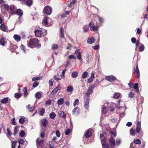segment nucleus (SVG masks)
<instances>
[{"label":"nucleus","mask_w":148,"mask_h":148,"mask_svg":"<svg viewBox=\"0 0 148 148\" xmlns=\"http://www.w3.org/2000/svg\"><path fill=\"white\" fill-rule=\"evenodd\" d=\"M58 114L59 116L65 119L66 118V115L63 111H60L58 112Z\"/></svg>","instance_id":"obj_22"},{"label":"nucleus","mask_w":148,"mask_h":148,"mask_svg":"<svg viewBox=\"0 0 148 148\" xmlns=\"http://www.w3.org/2000/svg\"><path fill=\"white\" fill-rule=\"evenodd\" d=\"M18 129V127H15L14 130V134H17Z\"/></svg>","instance_id":"obj_55"},{"label":"nucleus","mask_w":148,"mask_h":148,"mask_svg":"<svg viewBox=\"0 0 148 148\" xmlns=\"http://www.w3.org/2000/svg\"><path fill=\"white\" fill-rule=\"evenodd\" d=\"M10 48L11 51L13 52L16 50L17 48V47L15 45H11Z\"/></svg>","instance_id":"obj_24"},{"label":"nucleus","mask_w":148,"mask_h":148,"mask_svg":"<svg viewBox=\"0 0 148 148\" xmlns=\"http://www.w3.org/2000/svg\"><path fill=\"white\" fill-rule=\"evenodd\" d=\"M40 137L38 138L36 140V144L38 148H41L43 145V138L45 136V133L44 132H41L40 135Z\"/></svg>","instance_id":"obj_2"},{"label":"nucleus","mask_w":148,"mask_h":148,"mask_svg":"<svg viewBox=\"0 0 148 148\" xmlns=\"http://www.w3.org/2000/svg\"><path fill=\"white\" fill-rule=\"evenodd\" d=\"M141 124L140 121L138 122L136 124V132L138 133L141 130Z\"/></svg>","instance_id":"obj_20"},{"label":"nucleus","mask_w":148,"mask_h":148,"mask_svg":"<svg viewBox=\"0 0 148 148\" xmlns=\"http://www.w3.org/2000/svg\"><path fill=\"white\" fill-rule=\"evenodd\" d=\"M134 142L135 143L138 144H140L141 143L140 140L137 138L135 139L134 140Z\"/></svg>","instance_id":"obj_52"},{"label":"nucleus","mask_w":148,"mask_h":148,"mask_svg":"<svg viewBox=\"0 0 148 148\" xmlns=\"http://www.w3.org/2000/svg\"><path fill=\"white\" fill-rule=\"evenodd\" d=\"M51 47L52 49L53 50H55L58 48V46L57 44H53L52 45Z\"/></svg>","instance_id":"obj_43"},{"label":"nucleus","mask_w":148,"mask_h":148,"mask_svg":"<svg viewBox=\"0 0 148 148\" xmlns=\"http://www.w3.org/2000/svg\"><path fill=\"white\" fill-rule=\"evenodd\" d=\"M83 29L84 32H86L88 31L89 30L88 27L87 25H84L83 27Z\"/></svg>","instance_id":"obj_41"},{"label":"nucleus","mask_w":148,"mask_h":148,"mask_svg":"<svg viewBox=\"0 0 148 148\" xmlns=\"http://www.w3.org/2000/svg\"><path fill=\"white\" fill-rule=\"evenodd\" d=\"M142 30L140 28H138L137 29L136 34H141Z\"/></svg>","instance_id":"obj_61"},{"label":"nucleus","mask_w":148,"mask_h":148,"mask_svg":"<svg viewBox=\"0 0 148 148\" xmlns=\"http://www.w3.org/2000/svg\"><path fill=\"white\" fill-rule=\"evenodd\" d=\"M120 95L119 93H115L113 95V97L115 99H118L120 97Z\"/></svg>","instance_id":"obj_33"},{"label":"nucleus","mask_w":148,"mask_h":148,"mask_svg":"<svg viewBox=\"0 0 148 148\" xmlns=\"http://www.w3.org/2000/svg\"><path fill=\"white\" fill-rule=\"evenodd\" d=\"M56 135L59 138L60 137L61 135L60 132L58 130H57L55 132Z\"/></svg>","instance_id":"obj_51"},{"label":"nucleus","mask_w":148,"mask_h":148,"mask_svg":"<svg viewBox=\"0 0 148 148\" xmlns=\"http://www.w3.org/2000/svg\"><path fill=\"white\" fill-rule=\"evenodd\" d=\"M38 42V40L36 39H34L27 42V45L28 47H30L31 46L34 45Z\"/></svg>","instance_id":"obj_7"},{"label":"nucleus","mask_w":148,"mask_h":148,"mask_svg":"<svg viewBox=\"0 0 148 148\" xmlns=\"http://www.w3.org/2000/svg\"><path fill=\"white\" fill-rule=\"evenodd\" d=\"M45 110L44 108H40L38 110V113L40 115L42 116L45 112Z\"/></svg>","instance_id":"obj_29"},{"label":"nucleus","mask_w":148,"mask_h":148,"mask_svg":"<svg viewBox=\"0 0 148 148\" xmlns=\"http://www.w3.org/2000/svg\"><path fill=\"white\" fill-rule=\"evenodd\" d=\"M23 91L24 93L25 96H26L27 95V88L26 87H24L23 88Z\"/></svg>","instance_id":"obj_56"},{"label":"nucleus","mask_w":148,"mask_h":148,"mask_svg":"<svg viewBox=\"0 0 148 148\" xmlns=\"http://www.w3.org/2000/svg\"><path fill=\"white\" fill-rule=\"evenodd\" d=\"M16 6L14 5H11L10 7V13L12 14H14L16 12Z\"/></svg>","instance_id":"obj_15"},{"label":"nucleus","mask_w":148,"mask_h":148,"mask_svg":"<svg viewBox=\"0 0 148 148\" xmlns=\"http://www.w3.org/2000/svg\"><path fill=\"white\" fill-rule=\"evenodd\" d=\"M52 12V9L49 6H47L45 7L43 10L44 13H45L47 15L50 14Z\"/></svg>","instance_id":"obj_12"},{"label":"nucleus","mask_w":148,"mask_h":148,"mask_svg":"<svg viewBox=\"0 0 148 148\" xmlns=\"http://www.w3.org/2000/svg\"><path fill=\"white\" fill-rule=\"evenodd\" d=\"M80 112V110L78 107L75 108L72 111V114L74 115L77 116L79 115Z\"/></svg>","instance_id":"obj_11"},{"label":"nucleus","mask_w":148,"mask_h":148,"mask_svg":"<svg viewBox=\"0 0 148 148\" xmlns=\"http://www.w3.org/2000/svg\"><path fill=\"white\" fill-rule=\"evenodd\" d=\"M58 91L54 88L53 90L50 93V96H51L53 97L54 96L56 95Z\"/></svg>","instance_id":"obj_34"},{"label":"nucleus","mask_w":148,"mask_h":148,"mask_svg":"<svg viewBox=\"0 0 148 148\" xmlns=\"http://www.w3.org/2000/svg\"><path fill=\"white\" fill-rule=\"evenodd\" d=\"M53 81L54 80L52 79H51L49 80V83L50 86H52L53 85Z\"/></svg>","instance_id":"obj_60"},{"label":"nucleus","mask_w":148,"mask_h":148,"mask_svg":"<svg viewBox=\"0 0 148 148\" xmlns=\"http://www.w3.org/2000/svg\"><path fill=\"white\" fill-rule=\"evenodd\" d=\"M100 137L101 144H103V143H105L107 140L106 133H103L102 134H100Z\"/></svg>","instance_id":"obj_6"},{"label":"nucleus","mask_w":148,"mask_h":148,"mask_svg":"<svg viewBox=\"0 0 148 148\" xmlns=\"http://www.w3.org/2000/svg\"><path fill=\"white\" fill-rule=\"evenodd\" d=\"M112 121L114 123H118L119 122V120L117 118H116L113 119L112 120Z\"/></svg>","instance_id":"obj_45"},{"label":"nucleus","mask_w":148,"mask_h":148,"mask_svg":"<svg viewBox=\"0 0 148 148\" xmlns=\"http://www.w3.org/2000/svg\"><path fill=\"white\" fill-rule=\"evenodd\" d=\"M69 13L70 11H65L61 15V16L62 18H64L66 17L67 15H69Z\"/></svg>","instance_id":"obj_23"},{"label":"nucleus","mask_w":148,"mask_h":148,"mask_svg":"<svg viewBox=\"0 0 148 148\" xmlns=\"http://www.w3.org/2000/svg\"><path fill=\"white\" fill-rule=\"evenodd\" d=\"M61 88V86L60 84H58V85L55 88V89L58 91L59 90H60V89Z\"/></svg>","instance_id":"obj_63"},{"label":"nucleus","mask_w":148,"mask_h":148,"mask_svg":"<svg viewBox=\"0 0 148 148\" xmlns=\"http://www.w3.org/2000/svg\"><path fill=\"white\" fill-rule=\"evenodd\" d=\"M79 100L77 99H75L74 102L73 103V105L74 107H75L76 105H78L79 104Z\"/></svg>","instance_id":"obj_48"},{"label":"nucleus","mask_w":148,"mask_h":148,"mask_svg":"<svg viewBox=\"0 0 148 148\" xmlns=\"http://www.w3.org/2000/svg\"><path fill=\"white\" fill-rule=\"evenodd\" d=\"M56 116V114L54 112H51L49 114L50 118L51 119H54Z\"/></svg>","instance_id":"obj_36"},{"label":"nucleus","mask_w":148,"mask_h":148,"mask_svg":"<svg viewBox=\"0 0 148 148\" xmlns=\"http://www.w3.org/2000/svg\"><path fill=\"white\" fill-rule=\"evenodd\" d=\"M9 99L10 100V99L8 97L4 98L3 99L1 100V102L3 104L6 103L8 102Z\"/></svg>","instance_id":"obj_30"},{"label":"nucleus","mask_w":148,"mask_h":148,"mask_svg":"<svg viewBox=\"0 0 148 148\" xmlns=\"http://www.w3.org/2000/svg\"><path fill=\"white\" fill-rule=\"evenodd\" d=\"M41 122L43 126H46L47 124V122L46 119H42L41 120Z\"/></svg>","instance_id":"obj_37"},{"label":"nucleus","mask_w":148,"mask_h":148,"mask_svg":"<svg viewBox=\"0 0 148 148\" xmlns=\"http://www.w3.org/2000/svg\"><path fill=\"white\" fill-rule=\"evenodd\" d=\"M138 47V49L140 52H142L144 50L145 47L143 45L141 44Z\"/></svg>","instance_id":"obj_39"},{"label":"nucleus","mask_w":148,"mask_h":148,"mask_svg":"<svg viewBox=\"0 0 148 148\" xmlns=\"http://www.w3.org/2000/svg\"><path fill=\"white\" fill-rule=\"evenodd\" d=\"M64 31L62 28L60 29V37L62 38H64Z\"/></svg>","instance_id":"obj_32"},{"label":"nucleus","mask_w":148,"mask_h":148,"mask_svg":"<svg viewBox=\"0 0 148 148\" xmlns=\"http://www.w3.org/2000/svg\"><path fill=\"white\" fill-rule=\"evenodd\" d=\"M109 142L110 145L112 147H114L115 145V142L114 139L113 138H111L109 140Z\"/></svg>","instance_id":"obj_25"},{"label":"nucleus","mask_w":148,"mask_h":148,"mask_svg":"<svg viewBox=\"0 0 148 148\" xmlns=\"http://www.w3.org/2000/svg\"><path fill=\"white\" fill-rule=\"evenodd\" d=\"M89 27L90 29L93 31H96L98 29V27L95 26L92 22H90L89 24Z\"/></svg>","instance_id":"obj_9"},{"label":"nucleus","mask_w":148,"mask_h":148,"mask_svg":"<svg viewBox=\"0 0 148 148\" xmlns=\"http://www.w3.org/2000/svg\"><path fill=\"white\" fill-rule=\"evenodd\" d=\"M42 93L41 92H38L36 94L35 97L36 98L40 99L41 97Z\"/></svg>","instance_id":"obj_27"},{"label":"nucleus","mask_w":148,"mask_h":148,"mask_svg":"<svg viewBox=\"0 0 148 148\" xmlns=\"http://www.w3.org/2000/svg\"><path fill=\"white\" fill-rule=\"evenodd\" d=\"M95 41V38L93 37H90L88 39L87 42L89 44H92L94 43Z\"/></svg>","instance_id":"obj_17"},{"label":"nucleus","mask_w":148,"mask_h":148,"mask_svg":"<svg viewBox=\"0 0 148 148\" xmlns=\"http://www.w3.org/2000/svg\"><path fill=\"white\" fill-rule=\"evenodd\" d=\"M51 20L49 18L47 17H44L42 21V24L43 25L45 26L48 25L49 23L50 22Z\"/></svg>","instance_id":"obj_10"},{"label":"nucleus","mask_w":148,"mask_h":148,"mask_svg":"<svg viewBox=\"0 0 148 148\" xmlns=\"http://www.w3.org/2000/svg\"><path fill=\"white\" fill-rule=\"evenodd\" d=\"M13 38L14 40L17 42H19L21 40V37L20 36L17 34H15L14 35Z\"/></svg>","instance_id":"obj_26"},{"label":"nucleus","mask_w":148,"mask_h":148,"mask_svg":"<svg viewBox=\"0 0 148 148\" xmlns=\"http://www.w3.org/2000/svg\"><path fill=\"white\" fill-rule=\"evenodd\" d=\"M95 77V74L94 73L92 72L90 77L88 79L87 82L89 83H91Z\"/></svg>","instance_id":"obj_19"},{"label":"nucleus","mask_w":148,"mask_h":148,"mask_svg":"<svg viewBox=\"0 0 148 148\" xmlns=\"http://www.w3.org/2000/svg\"><path fill=\"white\" fill-rule=\"evenodd\" d=\"M84 106L85 109L86 110H88L89 108V98L88 97H84Z\"/></svg>","instance_id":"obj_8"},{"label":"nucleus","mask_w":148,"mask_h":148,"mask_svg":"<svg viewBox=\"0 0 148 148\" xmlns=\"http://www.w3.org/2000/svg\"><path fill=\"white\" fill-rule=\"evenodd\" d=\"M21 95V94L20 93H16L14 95V97L16 98H20Z\"/></svg>","instance_id":"obj_54"},{"label":"nucleus","mask_w":148,"mask_h":148,"mask_svg":"<svg viewBox=\"0 0 148 148\" xmlns=\"http://www.w3.org/2000/svg\"><path fill=\"white\" fill-rule=\"evenodd\" d=\"M115 143L116 145H119L121 143V140L119 139H117L116 140Z\"/></svg>","instance_id":"obj_62"},{"label":"nucleus","mask_w":148,"mask_h":148,"mask_svg":"<svg viewBox=\"0 0 148 148\" xmlns=\"http://www.w3.org/2000/svg\"><path fill=\"white\" fill-rule=\"evenodd\" d=\"M42 79V78L40 77H34L32 78V81H35L36 80H40Z\"/></svg>","instance_id":"obj_44"},{"label":"nucleus","mask_w":148,"mask_h":148,"mask_svg":"<svg viewBox=\"0 0 148 148\" xmlns=\"http://www.w3.org/2000/svg\"><path fill=\"white\" fill-rule=\"evenodd\" d=\"M7 42L5 39L2 38L0 40V44L3 46H5Z\"/></svg>","instance_id":"obj_18"},{"label":"nucleus","mask_w":148,"mask_h":148,"mask_svg":"<svg viewBox=\"0 0 148 148\" xmlns=\"http://www.w3.org/2000/svg\"><path fill=\"white\" fill-rule=\"evenodd\" d=\"M16 142L15 141H13L12 142V148H15L16 146Z\"/></svg>","instance_id":"obj_64"},{"label":"nucleus","mask_w":148,"mask_h":148,"mask_svg":"<svg viewBox=\"0 0 148 148\" xmlns=\"http://www.w3.org/2000/svg\"><path fill=\"white\" fill-rule=\"evenodd\" d=\"M138 83H136L133 86L134 88L136 89L137 91H138L139 89L138 88Z\"/></svg>","instance_id":"obj_47"},{"label":"nucleus","mask_w":148,"mask_h":148,"mask_svg":"<svg viewBox=\"0 0 148 148\" xmlns=\"http://www.w3.org/2000/svg\"><path fill=\"white\" fill-rule=\"evenodd\" d=\"M66 90L68 92L71 93L73 91V86L70 85L68 86Z\"/></svg>","instance_id":"obj_21"},{"label":"nucleus","mask_w":148,"mask_h":148,"mask_svg":"<svg viewBox=\"0 0 148 148\" xmlns=\"http://www.w3.org/2000/svg\"><path fill=\"white\" fill-rule=\"evenodd\" d=\"M66 71V69H64L63 70L62 72V74L61 75V76L62 78H64L65 77L64 75Z\"/></svg>","instance_id":"obj_57"},{"label":"nucleus","mask_w":148,"mask_h":148,"mask_svg":"<svg viewBox=\"0 0 148 148\" xmlns=\"http://www.w3.org/2000/svg\"><path fill=\"white\" fill-rule=\"evenodd\" d=\"M94 87V85L92 84H91L89 86L87 91H86V93L85 95V97L86 96V97H89V96L90 94L92 93Z\"/></svg>","instance_id":"obj_5"},{"label":"nucleus","mask_w":148,"mask_h":148,"mask_svg":"<svg viewBox=\"0 0 148 148\" xmlns=\"http://www.w3.org/2000/svg\"><path fill=\"white\" fill-rule=\"evenodd\" d=\"M0 28L1 30L5 32H8L10 31L9 30L4 24H1L0 26Z\"/></svg>","instance_id":"obj_14"},{"label":"nucleus","mask_w":148,"mask_h":148,"mask_svg":"<svg viewBox=\"0 0 148 148\" xmlns=\"http://www.w3.org/2000/svg\"><path fill=\"white\" fill-rule=\"evenodd\" d=\"M25 121V118L24 117H22L20 118L19 119V122L20 123H23Z\"/></svg>","instance_id":"obj_49"},{"label":"nucleus","mask_w":148,"mask_h":148,"mask_svg":"<svg viewBox=\"0 0 148 148\" xmlns=\"http://www.w3.org/2000/svg\"><path fill=\"white\" fill-rule=\"evenodd\" d=\"M116 106V108H119L122 106H125V104L122 101H118L116 104L113 103H111V104L108 103H105L102 107L101 110L102 115L105 114L108 110H110L111 111H113L114 108L113 106Z\"/></svg>","instance_id":"obj_1"},{"label":"nucleus","mask_w":148,"mask_h":148,"mask_svg":"<svg viewBox=\"0 0 148 148\" xmlns=\"http://www.w3.org/2000/svg\"><path fill=\"white\" fill-rule=\"evenodd\" d=\"M102 146L104 148H110V147L108 144L104 143L103 144H102Z\"/></svg>","instance_id":"obj_59"},{"label":"nucleus","mask_w":148,"mask_h":148,"mask_svg":"<svg viewBox=\"0 0 148 148\" xmlns=\"http://www.w3.org/2000/svg\"><path fill=\"white\" fill-rule=\"evenodd\" d=\"M117 112L119 114L120 117H123L124 116V112L126 110L125 106H122L119 108H117Z\"/></svg>","instance_id":"obj_4"},{"label":"nucleus","mask_w":148,"mask_h":148,"mask_svg":"<svg viewBox=\"0 0 148 148\" xmlns=\"http://www.w3.org/2000/svg\"><path fill=\"white\" fill-rule=\"evenodd\" d=\"M20 49L23 51L24 53H25L26 52V50L25 47L23 45H21L20 47Z\"/></svg>","instance_id":"obj_42"},{"label":"nucleus","mask_w":148,"mask_h":148,"mask_svg":"<svg viewBox=\"0 0 148 148\" xmlns=\"http://www.w3.org/2000/svg\"><path fill=\"white\" fill-rule=\"evenodd\" d=\"M110 134L112 137H115L116 135L115 131L114 130H112L110 132Z\"/></svg>","instance_id":"obj_50"},{"label":"nucleus","mask_w":148,"mask_h":148,"mask_svg":"<svg viewBox=\"0 0 148 148\" xmlns=\"http://www.w3.org/2000/svg\"><path fill=\"white\" fill-rule=\"evenodd\" d=\"M16 13L18 15L20 16H22L23 14V12L22 10L19 9L17 10Z\"/></svg>","instance_id":"obj_31"},{"label":"nucleus","mask_w":148,"mask_h":148,"mask_svg":"<svg viewBox=\"0 0 148 148\" xmlns=\"http://www.w3.org/2000/svg\"><path fill=\"white\" fill-rule=\"evenodd\" d=\"M64 102V99L63 98H60L58 100L57 103L59 105H62Z\"/></svg>","instance_id":"obj_28"},{"label":"nucleus","mask_w":148,"mask_h":148,"mask_svg":"<svg viewBox=\"0 0 148 148\" xmlns=\"http://www.w3.org/2000/svg\"><path fill=\"white\" fill-rule=\"evenodd\" d=\"M35 35L37 37L43 36L46 35L47 33V31L45 29H43L42 30L37 29L34 31Z\"/></svg>","instance_id":"obj_3"},{"label":"nucleus","mask_w":148,"mask_h":148,"mask_svg":"<svg viewBox=\"0 0 148 148\" xmlns=\"http://www.w3.org/2000/svg\"><path fill=\"white\" fill-rule=\"evenodd\" d=\"M78 75V73L77 72L75 71L72 72L71 75L72 77L73 78H76Z\"/></svg>","instance_id":"obj_35"},{"label":"nucleus","mask_w":148,"mask_h":148,"mask_svg":"<svg viewBox=\"0 0 148 148\" xmlns=\"http://www.w3.org/2000/svg\"><path fill=\"white\" fill-rule=\"evenodd\" d=\"M1 6L4 8L5 10H8L9 9V5L7 4H3Z\"/></svg>","instance_id":"obj_40"},{"label":"nucleus","mask_w":148,"mask_h":148,"mask_svg":"<svg viewBox=\"0 0 148 148\" xmlns=\"http://www.w3.org/2000/svg\"><path fill=\"white\" fill-rule=\"evenodd\" d=\"M134 93L132 92H130L128 95V97L130 99L132 98L134 95Z\"/></svg>","instance_id":"obj_53"},{"label":"nucleus","mask_w":148,"mask_h":148,"mask_svg":"<svg viewBox=\"0 0 148 148\" xmlns=\"http://www.w3.org/2000/svg\"><path fill=\"white\" fill-rule=\"evenodd\" d=\"M88 75V73L87 72L85 71L82 74V77L83 79L86 78Z\"/></svg>","instance_id":"obj_38"},{"label":"nucleus","mask_w":148,"mask_h":148,"mask_svg":"<svg viewBox=\"0 0 148 148\" xmlns=\"http://www.w3.org/2000/svg\"><path fill=\"white\" fill-rule=\"evenodd\" d=\"M25 132L23 131L22 130L19 134V136L21 137H23L25 136Z\"/></svg>","instance_id":"obj_58"},{"label":"nucleus","mask_w":148,"mask_h":148,"mask_svg":"<svg viewBox=\"0 0 148 148\" xmlns=\"http://www.w3.org/2000/svg\"><path fill=\"white\" fill-rule=\"evenodd\" d=\"M92 130L91 129H89L85 133V137L86 138H88L91 136L92 134Z\"/></svg>","instance_id":"obj_16"},{"label":"nucleus","mask_w":148,"mask_h":148,"mask_svg":"<svg viewBox=\"0 0 148 148\" xmlns=\"http://www.w3.org/2000/svg\"><path fill=\"white\" fill-rule=\"evenodd\" d=\"M135 131L134 129H131L130 130V135L133 136L135 135Z\"/></svg>","instance_id":"obj_46"},{"label":"nucleus","mask_w":148,"mask_h":148,"mask_svg":"<svg viewBox=\"0 0 148 148\" xmlns=\"http://www.w3.org/2000/svg\"><path fill=\"white\" fill-rule=\"evenodd\" d=\"M105 79L109 82H112L116 80V77L113 75L106 76Z\"/></svg>","instance_id":"obj_13"}]
</instances>
